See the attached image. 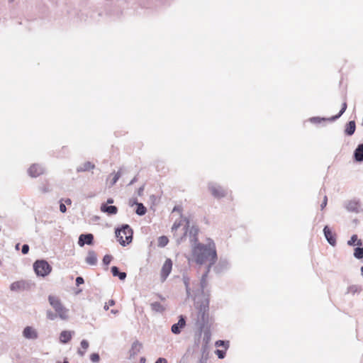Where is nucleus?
<instances>
[{"mask_svg":"<svg viewBox=\"0 0 363 363\" xmlns=\"http://www.w3.org/2000/svg\"><path fill=\"white\" fill-rule=\"evenodd\" d=\"M191 252L194 260L199 264L208 262L207 267H211L217 260L216 244L210 238L206 244L199 242L192 245Z\"/></svg>","mask_w":363,"mask_h":363,"instance_id":"f257e3e1","label":"nucleus"},{"mask_svg":"<svg viewBox=\"0 0 363 363\" xmlns=\"http://www.w3.org/2000/svg\"><path fill=\"white\" fill-rule=\"evenodd\" d=\"M133 230L128 224H123L121 228L116 229V236L119 243L125 247L132 242Z\"/></svg>","mask_w":363,"mask_h":363,"instance_id":"f03ea898","label":"nucleus"},{"mask_svg":"<svg viewBox=\"0 0 363 363\" xmlns=\"http://www.w3.org/2000/svg\"><path fill=\"white\" fill-rule=\"evenodd\" d=\"M48 301L57 313L58 317L62 320H67L68 318V310L62 305L58 297L50 295L48 296Z\"/></svg>","mask_w":363,"mask_h":363,"instance_id":"7ed1b4c3","label":"nucleus"},{"mask_svg":"<svg viewBox=\"0 0 363 363\" xmlns=\"http://www.w3.org/2000/svg\"><path fill=\"white\" fill-rule=\"evenodd\" d=\"M207 189L211 196L216 199L224 198L228 194L227 189L215 182H209L207 184Z\"/></svg>","mask_w":363,"mask_h":363,"instance_id":"20e7f679","label":"nucleus"},{"mask_svg":"<svg viewBox=\"0 0 363 363\" xmlns=\"http://www.w3.org/2000/svg\"><path fill=\"white\" fill-rule=\"evenodd\" d=\"M33 269L38 277H45L52 271V267L45 259H38L33 263Z\"/></svg>","mask_w":363,"mask_h":363,"instance_id":"39448f33","label":"nucleus"},{"mask_svg":"<svg viewBox=\"0 0 363 363\" xmlns=\"http://www.w3.org/2000/svg\"><path fill=\"white\" fill-rule=\"evenodd\" d=\"M208 321V313L198 312V318L196 320V325L199 329L198 338L195 340V345H199L200 342V338L201 337L202 330L205 328V325Z\"/></svg>","mask_w":363,"mask_h":363,"instance_id":"423d86ee","label":"nucleus"},{"mask_svg":"<svg viewBox=\"0 0 363 363\" xmlns=\"http://www.w3.org/2000/svg\"><path fill=\"white\" fill-rule=\"evenodd\" d=\"M182 225H184V235L180 238L177 239V244H180L181 242H182L187 235L189 228H190L189 219L186 217H184L179 222H174L172 227V232L177 231Z\"/></svg>","mask_w":363,"mask_h":363,"instance_id":"0eeeda50","label":"nucleus"},{"mask_svg":"<svg viewBox=\"0 0 363 363\" xmlns=\"http://www.w3.org/2000/svg\"><path fill=\"white\" fill-rule=\"evenodd\" d=\"M45 167L40 164H33L28 169V175L36 178L45 172Z\"/></svg>","mask_w":363,"mask_h":363,"instance_id":"6e6552de","label":"nucleus"},{"mask_svg":"<svg viewBox=\"0 0 363 363\" xmlns=\"http://www.w3.org/2000/svg\"><path fill=\"white\" fill-rule=\"evenodd\" d=\"M186 326V318L181 315L179 316V320L177 323L172 325L171 331L174 335H179L182 330Z\"/></svg>","mask_w":363,"mask_h":363,"instance_id":"1a4fd4ad","label":"nucleus"},{"mask_svg":"<svg viewBox=\"0 0 363 363\" xmlns=\"http://www.w3.org/2000/svg\"><path fill=\"white\" fill-rule=\"evenodd\" d=\"M230 262L228 259L220 257L218 264L215 266L214 270L217 274H220L230 268Z\"/></svg>","mask_w":363,"mask_h":363,"instance_id":"9d476101","label":"nucleus"},{"mask_svg":"<svg viewBox=\"0 0 363 363\" xmlns=\"http://www.w3.org/2000/svg\"><path fill=\"white\" fill-rule=\"evenodd\" d=\"M345 206L347 211L351 213H359L362 211L360 208L359 202L356 200L347 201Z\"/></svg>","mask_w":363,"mask_h":363,"instance_id":"9b49d317","label":"nucleus"},{"mask_svg":"<svg viewBox=\"0 0 363 363\" xmlns=\"http://www.w3.org/2000/svg\"><path fill=\"white\" fill-rule=\"evenodd\" d=\"M172 268V262L170 259H167L161 270V279L164 281L170 274Z\"/></svg>","mask_w":363,"mask_h":363,"instance_id":"f8f14e48","label":"nucleus"},{"mask_svg":"<svg viewBox=\"0 0 363 363\" xmlns=\"http://www.w3.org/2000/svg\"><path fill=\"white\" fill-rule=\"evenodd\" d=\"M94 242V235L91 233L81 234L79 237L78 244L80 247L84 245H91Z\"/></svg>","mask_w":363,"mask_h":363,"instance_id":"ddd939ff","label":"nucleus"},{"mask_svg":"<svg viewBox=\"0 0 363 363\" xmlns=\"http://www.w3.org/2000/svg\"><path fill=\"white\" fill-rule=\"evenodd\" d=\"M324 236L328 241V242L332 245L335 246L336 245V237L335 235L333 233L331 230L328 225H325L323 228Z\"/></svg>","mask_w":363,"mask_h":363,"instance_id":"4468645a","label":"nucleus"},{"mask_svg":"<svg viewBox=\"0 0 363 363\" xmlns=\"http://www.w3.org/2000/svg\"><path fill=\"white\" fill-rule=\"evenodd\" d=\"M23 336L26 339L35 340L38 338V333L35 329L31 326H26L23 330Z\"/></svg>","mask_w":363,"mask_h":363,"instance_id":"2eb2a0df","label":"nucleus"},{"mask_svg":"<svg viewBox=\"0 0 363 363\" xmlns=\"http://www.w3.org/2000/svg\"><path fill=\"white\" fill-rule=\"evenodd\" d=\"M188 233L190 238L191 246L199 242L197 237L199 228L196 226H191L190 228H189Z\"/></svg>","mask_w":363,"mask_h":363,"instance_id":"dca6fc26","label":"nucleus"},{"mask_svg":"<svg viewBox=\"0 0 363 363\" xmlns=\"http://www.w3.org/2000/svg\"><path fill=\"white\" fill-rule=\"evenodd\" d=\"M26 288V282L23 280L14 281L10 285V290L16 292L24 291Z\"/></svg>","mask_w":363,"mask_h":363,"instance_id":"f3484780","label":"nucleus"},{"mask_svg":"<svg viewBox=\"0 0 363 363\" xmlns=\"http://www.w3.org/2000/svg\"><path fill=\"white\" fill-rule=\"evenodd\" d=\"M101 211L108 215H116L118 213V208L116 206H108L107 203H103L101 205Z\"/></svg>","mask_w":363,"mask_h":363,"instance_id":"a211bd4d","label":"nucleus"},{"mask_svg":"<svg viewBox=\"0 0 363 363\" xmlns=\"http://www.w3.org/2000/svg\"><path fill=\"white\" fill-rule=\"evenodd\" d=\"M354 159L356 162H363V144H359L354 151Z\"/></svg>","mask_w":363,"mask_h":363,"instance_id":"6ab92c4d","label":"nucleus"},{"mask_svg":"<svg viewBox=\"0 0 363 363\" xmlns=\"http://www.w3.org/2000/svg\"><path fill=\"white\" fill-rule=\"evenodd\" d=\"M85 260L86 264L89 265H96L97 263V256L95 252L89 250Z\"/></svg>","mask_w":363,"mask_h":363,"instance_id":"aec40b11","label":"nucleus"},{"mask_svg":"<svg viewBox=\"0 0 363 363\" xmlns=\"http://www.w3.org/2000/svg\"><path fill=\"white\" fill-rule=\"evenodd\" d=\"M95 168V165L90 162H86L77 167V172H87Z\"/></svg>","mask_w":363,"mask_h":363,"instance_id":"412c9836","label":"nucleus"},{"mask_svg":"<svg viewBox=\"0 0 363 363\" xmlns=\"http://www.w3.org/2000/svg\"><path fill=\"white\" fill-rule=\"evenodd\" d=\"M356 129L355 122L354 121H350L346 124L345 133L347 135H352L354 134Z\"/></svg>","mask_w":363,"mask_h":363,"instance_id":"4be33fe9","label":"nucleus"},{"mask_svg":"<svg viewBox=\"0 0 363 363\" xmlns=\"http://www.w3.org/2000/svg\"><path fill=\"white\" fill-rule=\"evenodd\" d=\"M111 273L113 277H118L120 280H124L126 278V273L119 271L118 267L113 266L111 268Z\"/></svg>","mask_w":363,"mask_h":363,"instance_id":"5701e85b","label":"nucleus"},{"mask_svg":"<svg viewBox=\"0 0 363 363\" xmlns=\"http://www.w3.org/2000/svg\"><path fill=\"white\" fill-rule=\"evenodd\" d=\"M150 307L152 311L156 313H162L165 310V307L160 302L155 301L150 303Z\"/></svg>","mask_w":363,"mask_h":363,"instance_id":"b1692460","label":"nucleus"},{"mask_svg":"<svg viewBox=\"0 0 363 363\" xmlns=\"http://www.w3.org/2000/svg\"><path fill=\"white\" fill-rule=\"evenodd\" d=\"M363 244L362 240L360 239H358V236L357 235H353L350 238V239L347 241V245L349 246H362Z\"/></svg>","mask_w":363,"mask_h":363,"instance_id":"393cba45","label":"nucleus"},{"mask_svg":"<svg viewBox=\"0 0 363 363\" xmlns=\"http://www.w3.org/2000/svg\"><path fill=\"white\" fill-rule=\"evenodd\" d=\"M125 172V168L123 167H121L119 169V170L116 172V173H113V179H111V181L110 182V186H113V185H115V184L118 182V180L119 179V178L122 176V174L124 173Z\"/></svg>","mask_w":363,"mask_h":363,"instance_id":"a878e982","label":"nucleus"},{"mask_svg":"<svg viewBox=\"0 0 363 363\" xmlns=\"http://www.w3.org/2000/svg\"><path fill=\"white\" fill-rule=\"evenodd\" d=\"M72 338V334H71V332L69 331H67V330H64L62 332H61L60 333V342L65 344V343H67Z\"/></svg>","mask_w":363,"mask_h":363,"instance_id":"bb28decb","label":"nucleus"},{"mask_svg":"<svg viewBox=\"0 0 363 363\" xmlns=\"http://www.w3.org/2000/svg\"><path fill=\"white\" fill-rule=\"evenodd\" d=\"M202 332L203 333L202 343L208 345L211 338V333L208 328H203Z\"/></svg>","mask_w":363,"mask_h":363,"instance_id":"cd10ccee","label":"nucleus"},{"mask_svg":"<svg viewBox=\"0 0 363 363\" xmlns=\"http://www.w3.org/2000/svg\"><path fill=\"white\" fill-rule=\"evenodd\" d=\"M347 103L343 102L340 112L337 115L330 117V121L333 122V121H336L337 119H338L345 113V111L347 109Z\"/></svg>","mask_w":363,"mask_h":363,"instance_id":"c85d7f7f","label":"nucleus"},{"mask_svg":"<svg viewBox=\"0 0 363 363\" xmlns=\"http://www.w3.org/2000/svg\"><path fill=\"white\" fill-rule=\"evenodd\" d=\"M308 121L313 124H319L323 121H330V118H324L319 116L311 117L308 119Z\"/></svg>","mask_w":363,"mask_h":363,"instance_id":"c756f323","label":"nucleus"},{"mask_svg":"<svg viewBox=\"0 0 363 363\" xmlns=\"http://www.w3.org/2000/svg\"><path fill=\"white\" fill-rule=\"evenodd\" d=\"M135 213L138 216H143L146 213L147 209L142 203H137Z\"/></svg>","mask_w":363,"mask_h":363,"instance_id":"7c9ffc66","label":"nucleus"},{"mask_svg":"<svg viewBox=\"0 0 363 363\" xmlns=\"http://www.w3.org/2000/svg\"><path fill=\"white\" fill-rule=\"evenodd\" d=\"M361 291H362L361 286H359L358 285H352L347 288V293L352 294L354 295L355 294H359Z\"/></svg>","mask_w":363,"mask_h":363,"instance_id":"2f4dec72","label":"nucleus"},{"mask_svg":"<svg viewBox=\"0 0 363 363\" xmlns=\"http://www.w3.org/2000/svg\"><path fill=\"white\" fill-rule=\"evenodd\" d=\"M354 257L357 259H360L363 258V247L362 246H357L354 250Z\"/></svg>","mask_w":363,"mask_h":363,"instance_id":"473e14b6","label":"nucleus"},{"mask_svg":"<svg viewBox=\"0 0 363 363\" xmlns=\"http://www.w3.org/2000/svg\"><path fill=\"white\" fill-rule=\"evenodd\" d=\"M215 345L216 347H224V349L226 350L228 349L229 346H230V342L228 341V340H217L216 342H215Z\"/></svg>","mask_w":363,"mask_h":363,"instance_id":"72a5a7b5","label":"nucleus"},{"mask_svg":"<svg viewBox=\"0 0 363 363\" xmlns=\"http://www.w3.org/2000/svg\"><path fill=\"white\" fill-rule=\"evenodd\" d=\"M210 269H211V267H207V269H206V272L201 277V289L203 290V289L206 286V277L208 276V272H210Z\"/></svg>","mask_w":363,"mask_h":363,"instance_id":"f704fd0d","label":"nucleus"},{"mask_svg":"<svg viewBox=\"0 0 363 363\" xmlns=\"http://www.w3.org/2000/svg\"><path fill=\"white\" fill-rule=\"evenodd\" d=\"M169 240L167 237L163 235L158 238V246L161 247H165L168 244Z\"/></svg>","mask_w":363,"mask_h":363,"instance_id":"c9c22d12","label":"nucleus"},{"mask_svg":"<svg viewBox=\"0 0 363 363\" xmlns=\"http://www.w3.org/2000/svg\"><path fill=\"white\" fill-rule=\"evenodd\" d=\"M199 312L201 313H208V301L206 299L203 301L199 309Z\"/></svg>","mask_w":363,"mask_h":363,"instance_id":"e433bc0d","label":"nucleus"},{"mask_svg":"<svg viewBox=\"0 0 363 363\" xmlns=\"http://www.w3.org/2000/svg\"><path fill=\"white\" fill-rule=\"evenodd\" d=\"M57 316H58V315L56 312L54 313L53 311H52L50 310H48L46 312V317L49 320H54L57 318Z\"/></svg>","mask_w":363,"mask_h":363,"instance_id":"4c0bfd02","label":"nucleus"},{"mask_svg":"<svg viewBox=\"0 0 363 363\" xmlns=\"http://www.w3.org/2000/svg\"><path fill=\"white\" fill-rule=\"evenodd\" d=\"M201 355L203 356H208V344H203L202 343L201 344Z\"/></svg>","mask_w":363,"mask_h":363,"instance_id":"58836bf2","label":"nucleus"},{"mask_svg":"<svg viewBox=\"0 0 363 363\" xmlns=\"http://www.w3.org/2000/svg\"><path fill=\"white\" fill-rule=\"evenodd\" d=\"M112 258L111 255H106L103 258L104 264L108 266L111 263Z\"/></svg>","mask_w":363,"mask_h":363,"instance_id":"ea45409f","label":"nucleus"},{"mask_svg":"<svg viewBox=\"0 0 363 363\" xmlns=\"http://www.w3.org/2000/svg\"><path fill=\"white\" fill-rule=\"evenodd\" d=\"M90 359L94 363L98 362L100 359L99 354L98 353H92L90 355Z\"/></svg>","mask_w":363,"mask_h":363,"instance_id":"a19ab883","label":"nucleus"},{"mask_svg":"<svg viewBox=\"0 0 363 363\" xmlns=\"http://www.w3.org/2000/svg\"><path fill=\"white\" fill-rule=\"evenodd\" d=\"M215 352L219 359H223L225 357V350H216Z\"/></svg>","mask_w":363,"mask_h":363,"instance_id":"79ce46f5","label":"nucleus"},{"mask_svg":"<svg viewBox=\"0 0 363 363\" xmlns=\"http://www.w3.org/2000/svg\"><path fill=\"white\" fill-rule=\"evenodd\" d=\"M29 249H30L29 245H27V244H24V245H23V246H22L21 252H22V253H23V255H26V254H28V252H29Z\"/></svg>","mask_w":363,"mask_h":363,"instance_id":"37998d69","label":"nucleus"},{"mask_svg":"<svg viewBox=\"0 0 363 363\" xmlns=\"http://www.w3.org/2000/svg\"><path fill=\"white\" fill-rule=\"evenodd\" d=\"M81 347L84 350H86L89 347V342L86 340H82L81 341Z\"/></svg>","mask_w":363,"mask_h":363,"instance_id":"c03bdc74","label":"nucleus"},{"mask_svg":"<svg viewBox=\"0 0 363 363\" xmlns=\"http://www.w3.org/2000/svg\"><path fill=\"white\" fill-rule=\"evenodd\" d=\"M327 203H328V197H327L326 195H325L324 197H323V200L322 201V203L320 204L321 210H323L327 206Z\"/></svg>","mask_w":363,"mask_h":363,"instance_id":"a18cd8bd","label":"nucleus"},{"mask_svg":"<svg viewBox=\"0 0 363 363\" xmlns=\"http://www.w3.org/2000/svg\"><path fill=\"white\" fill-rule=\"evenodd\" d=\"M84 280L83 277H77L76 278V285L77 286H79V285L84 284Z\"/></svg>","mask_w":363,"mask_h":363,"instance_id":"49530a36","label":"nucleus"},{"mask_svg":"<svg viewBox=\"0 0 363 363\" xmlns=\"http://www.w3.org/2000/svg\"><path fill=\"white\" fill-rule=\"evenodd\" d=\"M208 359V356H203L201 355L199 361V363H206L207 362V360Z\"/></svg>","mask_w":363,"mask_h":363,"instance_id":"de8ad7c7","label":"nucleus"},{"mask_svg":"<svg viewBox=\"0 0 363 363\" xmlns=\"http://www.w3.org/2000/svg\"><path fill=\"white\" fill-rule=\"evenodd\" d=\"M60 211L62 213H65L67 211V208H66L65 205L62 203H60Z\"/></svg>","mask_w":363,"mask_h":363,"instance_id":"09e8293b","label":"nucleus"},{"mask_svg":"<svg viewBox=\"0 0 363 363\" xmlns=\"http://www.w3.org/2000/svg\"><path fill=\"white\" fill-rule=\"evenodd\" d=\"M137 203H139L137 201L136 199H130L129 201V205L133 206V205H136L137 206Z\"/></svg>","mask_w":363,"mask_h":363,"instance_id":"8fccbe9b","label":"nucleus"},{"mask_svg":"<svg viewBox=\"0 0 363 363\" xmlns=\"http://www.w3.org/2000/svg\"><path fill=\"white\" fill-rule=\"evenodd\" d=\"M155 363H167V360L164 358H158Z\"/></svg>","mask_w":363,"mask_h":363,"instance_id":"3c124183","label":"nucleus"},{"mask_svg":"<svg viewBox=\"0 0 363 363\" xmlns=\"http://www.w3.org/2000/svg\"><path fill=\"white\" fill-rule=\"evenodd\" d=\"M188 281L189 279L187 278H186L185 277H184V284L186 286V291L187 293H189V283H188Z\"/></svg>","mask_w":363,"mask_h":363,"instance_id":"603ef678","label":"nucleus"},{"mask_svg":"<svg viewBox=\"0 0 363 363\" xmlns=\"http://www.w3.org/2000/svg\"><path fill=\"white\" fill-rule=\"evenodd\" d=\"M143 191H144V186H140L138 189V194L139 196H141L143 193Z\"/></svg>","mask_w":363,"mask_h":363,"instance_id":"864d4df0","label":"nucleus"},{"mask_svg":"<svg viewBox=\"0 0 363 363\" xmlns=\"http://www.w3.org/2000/svg\"><path fill=\"white\" fill-rule=\"evenodd\" d=\"M40 189H41L42 192H43V193H47V192L50 191V189L46 186L42 187Z\"/></svg>","mask_w":363,"mask_h":363,"instance_id":"5fc2aeb1","label":"nucleus"},{"mask_svg":"<svg viewBox=\"0 0 363 363\" xmlns=\"http://www.w3.org/2000/svg\"><path fill=\"white\" fill-rule=\"evenodd\" d=\"M138 181L137 177H135L128 184L129 186L133 185L134 183H135Z\"/></svg>","mask_w":363,"mask_h":363,"instance_id":"6e6d98bb","label":"nucleus"},{"mask_svg":"<svg viewBox=\"0 0 363 363\" xmlns=\"http://www.w3.org/2000/svg\"><path fill=\"white\" fill-rule=\"evenodd\" d=\"M77 353L81 356V357H83L84 355V353H85V350H79Z\"/></svg>","mask_w":363,"mask_h":363,"instance_id":"4d7b16f0","label":"nucleus"},{"mask_svg":"<svg viewBox=\"0 0 363 363\" xmlns=\"http://www.w3.org/2000/svg\"><path fill=\"white\" fill-rule=\"evenodd\" d=\"M113 203V199H111V198L108 199L107 202H106L107 205L108 204H112Z\"/></svg>","mask_w":363,"mask_h":363,"instance_id":"13d9d810","label":"nucleus"},{"mask_svg":"<svg viewBox=\"0 0 363 363\" xmlns=\"http://www.w3.org/2000/svg\"><path fill=\"white\" fill-rule=\"evenodd\" d=\"M140 346V345L138 343V342H135L132 345V349H134L136 346Z\"/></svg>","mask_w":363,"mask_h":363,"instance_id":"bf43d9fd","label":"nucleus"},{"mask_svg":"<svg viewBox=\"0 0 363 363\" xmlns=\"http://www.w3.org/2000/svg\"><path fill=\"white\" fill-rule=\"evenodd\" d=\"M115 304V301L113 299L109 300L108 305L113 306Z\"/></svg>","mask_w":363,"mask_h":363,"instance_id":"052dcab7","label":"nucleus"},{"mask_svg":"<svg viewBox=\"0 0 363 363\" xmlns=\"http://www.w3.org/2000/svg\"><path fill=\"white\" fill-rule=\"evenodd\" d=\"M65 203H66L67 204H68V205H70V204L72 203L71 199H67L65 200Z\"/></svg>","mask_w":363,"mask_h":363,"instance_id":"680f3d73","label":"nucleus"},{"mask_svg":"<svg viewBox=\"0 0 363 363\" xmlns=\"http://www.w3.org/2000/svg\"><path fill=\"white\" fill-rule=\"evenodd\" d=\"M118 311L117 310H113V309H112V310L111 311V313H113V314H116V313H118Z\"/></svg>","mask_w":363,"mask_h":363,"instance_id":"e2e57ef3","label":"nucleus"},{"mask_svg":"<svg viewBox=\"0 0 363 363\" xmlns=\"http://www.w3.org/2000/svg\"><path fill=\"white\" fill-rule=\"evenodd\" d=\"M179 211V208L178 206H174V208H173V211Z\"/></svg>","mask_w":363,"mask_h":363,"instance_id":"0e129e2a","label":"nucleus"},{"mask_svg":"<svg viewBox=\"0 0 363 363\" xmlns=\"http://www.w3.org/2000/svg\"><path fill=\"white\" fill-rule=\"evenodd\" d=\"M108 308H109V307H108V306L106 303V304H105V306H104V310H105V311H108Z\"/></svg>","mask_w":363,"mask_h":363,"instance_id":"69168bd1","label":"nucleus"},{"mask_svg":"<svg viewBox=\"0 0 363 363\" xmlns=\"http://www.w3.org/2000/svg\"><path fill=\"white\" fill-rule=\"evenodd\" d=\"M19 246H20V244L19 243H17L15 246V248L16 250H19Z\"/></svg>","mask_w":363,"mask_h":363,"instance_id":"338daca9","label":"nucleus"},{"mask_svg":"<svg viewBox=\"0 0 363 363\" xmlns=\"http://www.w3.org/2000/svg\"><path fill=\"white\" fill-rule=\"evenodd\" d=\"M57 363H69V362L67 359H65L63 362H57Z\"/></svg>","mask_w":363,"mask_h":363,"instance_id":"774afa93","label":"nucleus"}]
</instances>
